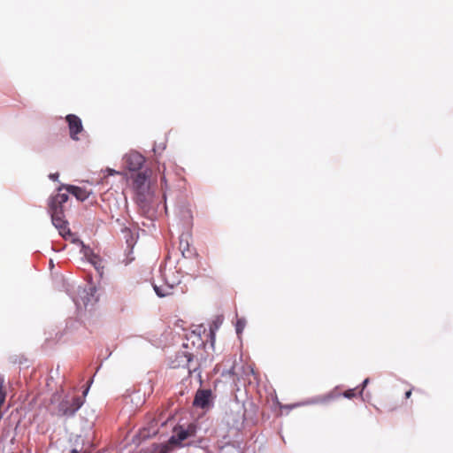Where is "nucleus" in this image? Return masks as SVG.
<instances>
[{"mask_svg": "<svg viewBox=\"0 0 453 453\" xmlns=\"http://www.w3.org/2000/svg\"><path fill=\"white\" fill-rule=\"evenodd\" d=\"M180 249H182V240H180ZM183 259L179 260L177 267L161 268L159 276L153 280V288L159 297H165L180 292L181 294L187 291V287L180 286L182 278V269H185V273L196 278L197 271V259L196 257L188 259L185 257V250H181Z\"/></svg>", "mask_w": 453, "mask_h": 453, "instance_id": "1", "label": "nucleus"}, {"mask_svg": "<svg viewBox=\"0 0 453 453\" xmlns=\"http://www.w3.org/2000/svg\"><path fill=\"white\" fill-rule=\"evenodd\" d=\"M63 188H65L68 193L72 194L81 202L87 200L90 192L77 186L62 185L58 189V193L49 199V212L51 217L52 224L58 229L59 234L65 237L66 234H70L68 222L65 220L64 211V204L68 200V194L61 193Z\"/></svg>", "mask_w": 453, "mask_h": 453, "instance_id": "2", "label": "nucleus"}, {"mask_svg": "<svg viewBox=\"0 0 453 453\" xmlns=\"http://www.w3.org/2000/svg\"><path fill=\"white\" fill-rule=\"evenodd\" d=\"M83 405L81 396H65L58 406L59 416L73 417Z\"/></svg>", "mask_w": 453, "mask_h": 453, "instance_id": "3", "label": "nucleus"}, {"mask_svg": "<svg viewBox=\"0 0 453 453\" xmlns=\"http://www.w3.org/2000/svg\"><path fill=\"white\" fill-rule=\"evenodd\" d=\"M172 368H186L188 373L195 372L198 365L194 362L193 355L188 351H180L174 356L171 362Z\"/></svg>", "mask_w": 453, "mask_h": 453, "instance_id": "4", "label": "nucleus"}, {"mask_svg": "<svg viewBox=\"0 0 453 453\" xmlns=\"http://www.w3.org/2000/svg\"><path fill=\"white\" fill-rule=\"evenodd\" d=\"M96 288L88 286V288L79 287L77 289V296H72V299L78 309L81 307L87 308L96 301L95 298Z\"/></svg>", "mask_w": 453, "mask_h": 453, "instance_id": "5", "label": "nucleus"}, {"mask_svg": "<svg viewBox=\"0 0 453 453\" xmlns=\"http://www.w3.org/2000/svg\"><path fill=\"white\" fill-rule=\"evenodd\" d=\"M196 432V426L189 424L187 428L179 426L173 429V434L170 437L169 442L175 445H182V441L190 436H194Z\"/></svg>", "mask_w": 453, "mask_h": 453, "instance_id": "6", "label": "nucleus"}, {"mask_svg": "<svg viewBox=\"0 0 453 453\" xmlns=\"http://www.w3.org/2000/svg\"><path fill=\"white\" fill-rule=\"evenodd\" d=\"M195 407L209 410L213 406V396L211 389H198L193 401Z\"/></svg>", "mask_w": 453, "mask_h": 453, "instance_id": "7", "label": "nucleus"}, {"mask_svg": "<svg viewBox=\"0 0 453 453\" xmlns=\"http://www.w3.org/2000/svg\"><path fill=\"white\" fill-rule=\"evenodd\" d=\"M124 162L129 171L135 172L142 168L145 162V158L138 152H131L124 157Z\"/></svg>", "mask_w": 453, "mask_h": 453, "instance_id": "8", "label": "nucleus"}, {"mask_svg": "<svg viewBox=\"0 0 453 453\" xmlns=\"http://www.w3.org/2000/svg\"><path fill=\"white\" fill-rule=\"evenodd\" d=\"M65 119L68 123L71 138L77 141L79 139L77 134L83 130L81 119L74 114H68Z\"/></svg>", "mask_w": 453, "mask_h": 453, "instance_id": "9", "label": "nucleus"}, {"mask_svg": "<svg viewBox=\"0 0 453 453\" xmlns=\"http://www.w3.org/2000/svg\"><path fill=\"white\" fill-rule=\"evenodd\" d=\"M81 252L88 258V260L95 266L96 271L100 274H102V273L100 272V268H101L100 257L97 255L94 254L93 251L90 250V248L86 247L83 244H82Z\"/></svg>", "mask_w": 453, "mask_h": 453, "instance_id": "10", "label": "nucleus"}, {"mask_svg": "<svg viewBox=\"0 0 453 453\" xmlns=\"http://www.w3.org/2000/svg\"><path fill=\"white\" fill-rule=\"evenodd\" d=\"M152 195L150 193L135 194V202L141 209L147 211L150 209Z\"/></svg>", "mask_w": 453, "mask_h": 453, "instance_id": "11", "label": "nucleus"}, {"mask_svg": "<svg viewBox=\"0 0 453 453\" xmlns=\"http://www.w3.org/2000/svg\"><path fill=\"white\" fill-rule=\"evenodd\" d=\"M122 233L124 234L127 249H133L136 243L137 235H135L128 227H124L122 229Z\"/></svg>", "mask_w": 453, "mask_h": 453, "instance_id": "12", "label": "nucleus"}, {"mask_svg": "<svg viewBox=\"0 0 453 453\" xmlns=\"http://www.w3.org/2000/svg\"><path fill=\"white\" fill-rule=\"evenodd\" d=\"M150 175L146 173H138L134 180V187L149 184Z\"/></svg>", "mask_w": 453, "mask_h": 453, "instance_id": "13", "label": "nucleus"}, {"mask_svg": "<svg viewBox=\"0 0 453 453\" xmlns=\"http://www.w3.org/2000/svg\"><path fill=\"white\" fill-rule=\"evenodd\" d=\"M332 396L330 395L325 396H316L312 399L306 401L303 404H317V403H324L328 402Z\"/></svg>", "mask_w": 453, "mask_h": 453, "instance_id": "14", "label": "nucleus"}, {"mask_svg": "<svg viewBox=\"0 0 453 453\" xmlns=\"http://www.w3.org/2000/svg\"><path fill=\"white\" fill-rule=\"evenodd\" d=\"M246 321L244 319H239L236 321L235 330L237 334H241L245 327Z\"/></svg>", "mask_w": 453, "mask_h": 453, "instance_id": "15", "label": "nucleus"}, {"mask_svg": "<svg viewBox=\"0 0 453 453\" xmlns=\"http://www.w3.org/2000/svg\"><path fill=\"white\" fill-rule=\"evenodd\" d=\"M135 194L150 193V184L134 187Z\"/></svg>", "mask_w": 453, "mask_h": 453, "instance_id": "16", "label": "nucleus"}, {"mask_svg": "<svg viewBox=\"0 0 453 453\" xmlns=\"http://www.w3.org/2000/svg\"><path fill=\"white\" fill-rule=\"evenodd\" d=\"M128 253L126 255V258L123 259V263L127 265H129L131 262H133L134 260V257L133 256V249H128Z\"/></svg>", "mask_w": 453, "mask_h": 453, "instance_id": "17", "label": "nucleus"}, {"mask_svg": "<svg viewBox=\"0 0 453 453\" xmlns=\"http://www.w3.org/2000/svg\"><path fill=\"white\" fill-rule=\"evenodd\" d=\"M344 397L351 399L356 395L355 389H349L343 393Z\"/></svg>", "mask_w": 453, "mask_h": 453, "instance_id": "18", "label": "nucleus"}, {"mask_svg": "<svg viewBox=\"0 0 453 453\" xmlns=\"http://www.w3.org/2000/svg\"><path fill=\"white\" fill-rule=\"evenodd\" d=\"M58 177H59L58 173H50V174L49 175V178H50L51 180H54V181L58 180Z\"/></svg>", "mask_w": 453, "mask_h": 453, "instance_id": "19", "label": "nucleus"}, {"mask_svg": "<svg viewBox=\"0 0 453 453\" xmlns=\"http://www.w3.org/2000/svg\"><path fill=\"white\" fill-rule=\"evenodd\" d=\"M369 383V379H365L363 383H362V389L360 391V394L362 393L363 389L367 386V384Z\"/></svg>", "mask_w": 453, "mask_h": 453, "instance_id": "20", "label": "nucleus"}, {"mask_svg": "<svg viewBox=\"0 0 453 453\" xmlns=\"http://www.w3.org/2000/svg\"><path fill=\"white\" fill-rule=\"evenodd\" d=\"M159 453H169L167 447H162Z\"/></svg>", "mask_w": 453, "mask_h": 453, "instance_id": "21", "label": "nucleus"}, {"mask_svg": "<svg viewBox=\"0 0 453 453\" xmlns=\"http://www.w3.org/2000/svg\"><path fill=\"white\" fill-rule=\"evenodd\" d=\"M411 395V390H409V391H407V392L405 393V397H406V398H409Z\"/></svg>", "mask_w": 453, "mask_h": 453, "instance_id": "22", "label": "nucleus"}, {"mask_svg": "<svg viewBox=\"0 0 453 453\" xmlns=\"http://www.w3.org/2000/svg\"><path fill=\"white\" fill-rule=\"evenodd\" d=\"M70 453H81L78 449H73ZM86 453V452H84Z\"/></svg>", "mask_w": 453, "mask_h": 453, "instance_id": "23", "label": "nucleus"}, {"mask_svg": "<svg viewBox=\"0 0 453 453\" xmlns=\"http://www.w3.org/2000/svg\"><path fill=\"white\" fill-rule=\"evenodd\" d=\"M142 437H147V436H149V434H146V432H145V430H144V431L142 432Z\"/></svg>", "mask_w": 453, "mask_h": 453, "instance_id": "24", "label": "nucleus"}]
</instances>
